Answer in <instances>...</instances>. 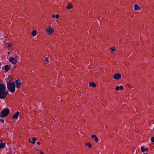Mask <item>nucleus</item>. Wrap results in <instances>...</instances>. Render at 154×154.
<instances>
[{
    "instance_id": "11",
    "label": "nucleus",
    "mask_w": 154,
    "mask_h": 154,
    "mask_svg": "<svg viewBox=\"0 0 154 154\" xmlns=\"http://www.w3.org/2000/svg\"><path fill=\"white\" fill-rule=\"evenodd\" d=\"M91 137L92 139L94 140L95 142H97L98 141V138L96 137V135H93Z\"/></svg>"
},
{
    "instance_id": "6",
    "label": "nucleus",
    "mask_w": 154,
    "mask_h": 154,
    "mask_svg": "<svg viewBox=\"0 0 154 154\" xmlns=\"http://www.w3.org/2000/svg\"><path fill=\"white\" fill-rule=\"evenodd\" d=\"M121 77V75L119 73L115 74L113 75V78L116 80H119L120 79Z\"/></svg>"
},
{
    "instance_id": "15",
    "label": "nucleus",
    "mask_w": 154,
    "mask_h": 154,
    "mask_svg": "<svg viewBox=\"0 0 154 154\" xmlns=\"http://www.w3.org/2000/svg\"><path fill=\"white\" fill-rule=\"evenodd\" d=\"M140 8L139 7L137 4H136L134 6V9L135 10H140Z\"/></svg>"
},
{
    "instance_id": "19",
    "label": "nucleus",
    "mask_w": 154,
    "mask_h": 154,
    "mask_svg": "<svg viewBox=\"0 0 154 154\" xmlns=\"http://www.w3.org/2000/svg\"><path fill=\"white\" fill-rule=\"evenodd\" d=\"M110 50L111 51V52L112 53L114 51H115V50H116L115 48V47L111 48H110Z\"/></svg>"
},
{
    "instance_id": "22",
    "label": "nucleus",
    "mask_w": 154,
    "mask_h": 154,
    "mask_svg": "<svg viewBox=\"0 0 154 154\" xmlns=\"http://www.w3.org/2000/svg\"><path fill=\"white\" fill-rule=\"evenodd\" d=\"M59 15L58 14H57L55 15V17L56 18H58L59 17Z\"/></svg>"
},
{
    "instance_id": "2",
    "label": "nucleus",
    "mask_w": 154,
    "mask_h": 154,
    "mask_svg": "<svg viewBox=\"0 0 154 154\" xmlns=\"http://www.w3.org/2000/svg\"><path fill=\"white\" fill-rule=\"evenodd\" d=\"M8 90L11 93H14L15 91V84L14 82L10 81L7 85Z\"/></svg>"
},
{
    "instance_id": "1",
    "label": "nucleus",
    "mask_w": 154,
    "mask_h": 154,
    "mask_svg": "<svg viewBox=\"0 0 154 154\" xmlns=\"http://www.w3.org/2000/svg\"><path fill=\"white\" fill-rule=\"evenodd\" d=\"M6 86L5 85L0 83V98L5 99L8 93V90L6 91Z\"/></svg>"
},
{
    "instance_id": "9",
    "label": "nucleus",
    "mask_w": 154,
    "mask_h": 154,
    "mask_svg": "<svg viewBox=\"0 0 154 154\" xmlns=\"http://www.w3.org/2000/svg\"><path fill=\"white\" fill-rule=\"evenodd\" d=\"M36 139L34 137H32L29 139V142L32 144H34L36 141Z\"/></svg>"
},
{
    "instance_id": "10",
    "label": "nucleus",
    "mask_w": 154,
    "mask_h": 154,
    "mask_svg": "<svg viewBox=\"0 0 154 154\" xmlns=\"http://www.w3.org/2000/svg\"><path fill=\"white\" fill-rule=\"evenodd\" d=\"M19 115V112L18 111L15 114H13L12 117V119H17Z\"/></svg>"
},
{
    "instance_id": "17",
    "label": "nucleus",
    "mask_w": 154,
    "mask_h": 154,
    "mask_svg": "<svg viewBox=\"0 0 154 154\" xmlns=\"http://www.w3.org/2000/svg\"><path fill=\"white\" fill-rule=\"evenodd\" d=\"M72 5L70 3H69L67 5L66 8L68 9H69L72 8Z\"/></svg>"
},
{
    "instance_id": "33",
    "label": "nucleus",
    "mask_w": 154,
    "mask_h": 154,
    "mask_svg": "<svg viewBox=\"0 0 154 154\" xmlns=\"http://www.w3.org/2000/svg\"><path fill=\"white\" fill-rule=\"evenodd\" d=\"M17 57H18V56H16V58H17Z\"/></svg>"
},
{
    "instance_id": "5",
    "label": "nucleus",
    "mask_w": 154,
    "mask_h": 154,
    "mask_svg": "<svg viewBox=\"0 0 154 154\" xmlns=\"http://www.w3.org/2000/svg\"><path fill=\"white\" fill-rule=\"evenodd\" d=\"M46 32L48 35H50L53 33L54 30L50 27L48 28L47 29Z\"/></svg>"
},
{
    "instance_id": "23",
    "label": "nucleus",
    "mask_w": 154,
    "mask_h": 154,
    "mask_svg": "<svg viewBox=\"0 0 154 154\" xmlns=\"http://www.w3.org/2000/svg\"><path fill=\"white\" fill-rule=\"evenodd\" d=\"M45 61L46 62H48V57H46L45 58Z\"/></svg>"
},
{
    "instance_id": "3",
    "label": "nucleus",
    "mask_w": 154,
    "mask_h": 154,
    "mask_svg": "<svg viewBox=\"0 0 154 154\" xmlns=\"http://www.w3.org/2000/svg\"><path fill=\"white\" fill-rule=\"evenodd\" d=\"M10 111L9 109L6 108L3 109L0 113V117L3 118L7 116L9 113Z\"/></svg>"
},
{
    "instance_id": "18",
    "label": "nucleus",
    "mask_w": 154,
    "mask_h": 154,
    "mask_svg": "<svg viewBox=\"0 0 154 154\" xmlns=\"http://www.w3.org/2000/svg\"><path fill=\"white\" fill-rule=\"evenodd\" d=\"M36 33L37 32L35 30H33L32 31V32L31 33V35L32 36H34L36 35Z\"/></svg>"
},
{
    "instance_id": "12",
    "label": "nucleus",
    "mask_w": 154,
    "mask_h": 154,
    "mask_svg": "<svg viewBox=\"0 0 154 154\" xmlns=\"http://www.w3.org/2000/svg\"><path fill=\"white\" fill-rule=\"evenodd\" d=\"M141 150L142 152H147L148 151V149L147 148H144V146H143L141 147Z\"/></svg>"
},
{
    "instance_id": "21",
    "label": "nucleus",
    "mask_w": 154,
    "mask_h": 154,
    "mask_svg": "<svg viewBox=\"0 0 154 154\" xmlns=\"http://www.w3.org/2000/svg\"><path fill=\"white\" fill-rule=\"evenodd\" d=\"M151 140L152 143H154V137H152L151 138Z\"/></svg>"
},
{
    "instance_id": "14",
    "label": "nucleus",
    "mask_w": 154,
    "mask_h": 154,
    "mask_svg": "<svg viewBox=\"0 0 154 154\" xmlns=\"http://www.w3.org/2000/svg\"><path fill=\"white\" fill-rule=\"evenodd\" d=\"M89 86L93 88H95L97 86L95 83L92 82H91L89 83Z\"/></svg>"
},
{
    "instance_id": "25",
    "label": "nucleus",
    "mask_w": 154,
    "mask_h": 154,
    "mask_svg": "<svg viewBox=\"0 0 154 154\" xmlns=\"http://www.w3.org/2000/svg\"><path fill=\"white\" fill-rule=\"evenodd\" d=\"M13 68L14 69H16L17 68V66L16 65H14L13 66Z\"/></svg>"
},
{
    "instance_id": "7",
    "label": "nucleus",
    "mask_w": 154,
    "mask_h": 154,
    "mask_svg": "<svg viewBox=\"0 0 154 154\" xmlns=\"http://www.w3.org/2000/svg\"><path fill=\"white\" fill-rule=\"evenodd\" d=\"M11 66H9L8 65L6 64L4 66H3V67H4V69L5 70V72L6 73V72L8 71L10 69Z\"/></svg>"
},
{
    "instance_id": "26",
    "label": "nucleus",
    "mask_w": 154,
    "mask_h": 154,
    "mask_svg": "<svg viewBox=\"0 0 154 154\" xmlns=\"http://www.w3.org/2000/svg\"><path fill=\"white\" fill-rule=\"evenodd\" d=\"M11 44H8V47H10L11 46Z\"/></svg>"
},
{
    "instance_id": "31",
    "label": "nucleus",
    "mask_w": 154,
    "mask_h": 154,
    "mask_svg": "<svg viewBox=\"0 0 154 154\" xmlns=\"http://www.w3.org/2000/svg\"><path fill=\"white\" fill-rule=\"evenodd\" d=\"M10 54V52H8V54Z\"/></svg>"
},
{
    "instance_id": "29",
    "label": "nucleus",
    "mask_w": 154,
    "mask_h": 154,
    "mask_svg": "<svg viewBox=\"0 0 154 154\" xmlns=\"http://www.w3.org/2000/svg\"><path fill=\"white\" fill-rule=\"evenodd\" d=\"M55 16L54 15H53L52 16V17H53V18H55Z\"/></svg>"
},
{
    "instance_id": "20",
    "label": "nucleus",
    "mask_w": 154,
    "mask_h": 154,
    "mask_svg": "<svg viewBox=\"0 0 154 154\" xmlns=\"http://www.w3.org/2000/svg\"><path fill=\"white\" fill-rule=\"evenodd\" d=\"M86 145L88 146L89 148H91L92 147V145L89 143H87Z\"/></svg>"
},
{
    "instance_id": "32",
    "label": "nucleus",
    "mask_w": 154,
    "mask_h": 154,
    "mask_svg": "<svg viewBox=\"0 0 154 154\" xmlns=\"http://www.w3.org/2000/svg\"><path fill=\"white\" fill-rule=\"evenodd\" d=\"M2 65V63H0V65Z\"/></svg>"
},
{
    "instance_id": "28",
    "label": "nucleus",
    "mask_w": 154,
    "mask_h": 154,
    "mask_svg": "<svg viewBox=\"0 0 154 154\" xmlns=\"http://www.w3.org/2000/svg\"><path fill=\"white\" fill-rule=\"evenodd\" d=\"M40 154H44L43 152H40Z\"/></svg>"
},
{
    "instance_id": "13",
    "label": "nucleus",
    "mask_w": 154,
    "mask_h": 154,
    "mask_svg": "<svg viewBox=\"0 0 154 154\" xmlns=\"http://www.w3.org/2000/svg\"><path fill=\"white\" fill-rule=\"evenodd\" d=\"M123 89V87L122 86H120L119 87L117 86L116 88V91L122 90Z\"/></svg>"
},
{
    "instance_id": "16",
    "label": "nucleus",
    "mask_w": 154,
    "mask_h": 154,
    "mask_svg": "<svg viewBox=\"0 0 154 154\" xmlns=\"http://www.w3.org/2000/svg\"><path fill=\"white\" fill-rule=\"evenodd\" d=\"M5 143H0V149L4 148L5 146Z\"/></svg>"
},
{
    "instance_id": "8",
    "label": "nucleus",
    "mask_w": 154,
    "mask_h": 154,
    "mask_svg": "<svg viewBox=\"0 0 154 154\" xmlns=\"http://www.w3.org/2000/svg\"><path fill=\"white\" fill-rule=\"evenodd\" d=\"M16 86L17 88H19L21 87V83L20 82H19V80L17 79L15 82Z\"/></svg>"
},
{
    "instance_id": "30",
    "label": "nucleus",
    "mask_w": 154,
    "mask_h": 154,
    "mask_svg": "<svg viewBox=\"0 0 154 154\" xmlns=\"http://www.w3.org/2000/svg\"><path fill=\"white\" fill-rule=\"evenodd\" d=\"M143 154H147V153H144Z\"/></svg>"
},
{
    "instance_id": "27",
    "label": "nucleus",
    "mask_w": 154,
    "mask_h": 154,
    "mask_svg": "<svg viewBox=\"0 0 154 154\" xmlns=\"http://www.w3.org/2000/svg\"><path fill=\"white\" fill-rule=\"evenodd\" d=\"M36 143L38 145H39L40 144V143L38 142H37Z\"/></svg>"
},
{
    "instance_id": "24",
    "label": "nucleus",
    "mask_w": 154,
    "mask_h": 154,
    "mask_svg": "<svg viewBox=\"0 0 154 154\" xmlns=\"http://www.w3.org/2000/svg\"><path fill=\"white\" fill-rule=\"evenodd\" d=\"M0 122H1L2 123H4V120L3 119H1L0 120Z\"/></svg>"
},
{
    "instance_id": "4",
    "label": "nucleus",
    "mask_w": 154,
    "mask_h": 154,
    "mask_svg": "<svg viewBox=\"0 0 154 154\" xmlns=\"http://www.w3.org/2000/svg\"><path fill=\"white\" fill-rule=\"evenodd\" d=\"M9 61L11 62V63L14 64H15L17 63V60L15 59V58L11 57L9 59Z\"/></svg>"
}]
</instances>
